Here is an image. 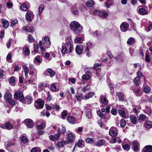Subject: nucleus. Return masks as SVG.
Masks as SVG:
<instances>
[{
  "label": "nucleus",
  "mask_w": 152,
  "mask_h": 152,
  "mask_svg": "<svg viewBox=\"0 0 152 152\" xmlns=\"http://www.w3.org/2000/svg\"><path fill=\"white\" fill-rule=\"evenodd\" d=\"M45 42L43 43L41 41L39 42V47L40 48L41 54L43 55L46 51V49L44 48V46L46 48H48L50 46L51 42L49 38L47 36H46L44 38Z\"/></svg>",
  "instance_id": "nucleus-1"
},
{
  "label": "nucleus",
  "mask_w": 152,
  "mask_h": 152,
  "mask_svg": "<svg viewBox=\"0 0 152 152\" xmlns=\"http://www.w3.org/2000/svg\"><path fill=\"white\" fill-rule=\"evenodd\" d=\"M70 27L71 30L75 34L80 33L82 31V27L77 21L72 22L70 23Z\"/></svg>",
  "instance_id": "nucleus-2"
},
{
  "label": "nucleus",
  "mask_w": 152,
  "mask_h": 152,
  "mask_svg": "<svg viewBox=\"0 0 152 152\" xmlns=\"http://www.w3.org/2000/svg\"><path fill=\"white\" fill-rule=\"evenodd\" d=\"M0 127L3 129L10 130L13 128V126L9 121H7L4 124H0Z\"/></svg>",
  "instance_id": "nucleus-3"
},
{
  "label": "nucleus",
  "mask_w": 152,
  "mask_h": 152,
  "mask_svg": "<svg viewBox=\"0 0 152 152\" xmlns=\"http://www.w3.org/2000/svg\"><path fill=\"white\" fill-rule=\"evenodd\" d=\"M14 98L15 99H19V100L22 102L24 100V96L23 93L20 91H17L15 93Z\"/></svg>",
  "instance_id": "nucleus-4"
},
{
  "label": "nucleus",
  "mask_w": 152,
  "mask_h": 152,
  "mask_svg": "<svg viewBox=\"0 0 152 152\" xmlns=\"http://www.w3.org/2000/svg\"><path fill=\"white\" fill-rule=\"evenodd\" d=\"M24 122L25 125L27 127L31 128L33 127L34 123L31 119H26L25 120Z\"/></svg>",
  "instance_id": "nucleus-5"
},
{
  "label": "nucleus",
  "mask_w": 152,
  "mask_h": 152,
  "mask_svg": "<svg viewBox=\"0 0 152 152\" xmlns=\"http://www.w3.org/2000/svg\"><path fill=\"white\" fill-rule=\"evenodd\" d=\"M117 128L115 127H112L110 129L109 131V134L112 136L115 137L117 135Z\"/></svg>",
  "instance_id": "nucleus-6"
},
{
  "label": "nucleus",
  "mask_w": 152,
  "mask_h": 152,
  "mask_svg": "<svg viewBox=\"0 0 152 152\" xmlns=\"http://www.w3.org/2000/svg\"><path fill=\"white\" fill-rule=\"evenodd\" d=\"M120 27L122 31L126 32L128 30L129 24L127 22H124L121 24Z\"/></svg>",
  "instance_id": "nucleus-7"
},
{
  "label": "nucleus",
  "mask_w": 152,
  "mask_h": 152,
  "mask_svg": "<svg viewBox=\"0 0 152 152\" xmlns=\"http://www.w3.org/2000/svg\"><path fill=\"white\" fill-rule=\"evenodd\" d=\"M34 16V15L32 12L29 11L26 12V17L28 21H31L33 19Z\"/></svg>",
  "instance_id": "nucleus-8"
},
{
  "label": "nucleus",
  "mask_w": 152,
  "mask_h": 152,
  "mask_svg": "<svg viewBox=\"0 0 152 152\" xmlns=\"http://www.w3.org/2000/svg\"><path fill=\"white\" fill-rule=\"evenodd\" d=\"M132 149L134 151H137L140 148V145L139 143L136 141H134L132 143Z\"/></svg>",
  "instance_id": "nucleus-9"
},
{
  "label": "nucleus",
  "mask_w": 152,
  "mask_h": 152,
  "mask_svg": "<svg viewBox=\"0 0 152 152\" xmlns=\"http://www.w3.org/2000/svg\"><path fill=\"white\" fill-rule=\"evenodd\" d=\"M69 46V43L68 42H66L65 43H63L61 52L63 54H65L67 50V47Z\"/></svg>",
  "instance_id": "nucleus-10"
},
{
  "label": "nucleus",
  "mask_w": 152,
  "mask_h": 152,
  "mask_svg": "<svg viewBox=\"0 0 152 152\" xmlns=\"http://www.w3.org/2000/svg\"><path fill=\"white\" fill-rule=\"evenodd\" d=\"M75 50L76 53L80 55L83 51V47L81 45H78L76 46Z\"/></svg>",
  "instance_id": "nucleus-11"
},
{
  "label": "nucleus",
  "mask_w": 152,
  "mask_h": 152,
  "mask_svg": "<svg viewBox=\"0 0 152 152\" xmlns=\"http://www.w3.org/2000/svg\"><path fill=\"white\" fill-rule=\"evenodd\" d=\"M95 12L98 14L100 17L103 18H106L108 15V13L105 12H103L101 13L100 11L97 10L94 12V13Z\"/></svg>",
  "instance_id": "nucleus-12"
},
{
  "label": "nucleus",
  "mask_w": 152,
  "mask_h": 152,
  "mask_svg": "<svg viewBox=\"0 0 152 152\" xmlns=\"http://www.w3.org/2000/svg\"><path fill=\"white\" fill-rule=\"evenodd\" d=\"M32 101V97L29 96H27L26 97L24 100H23L22 102L25 104H29L31 103Z\"/></svg>",
  "instance_id": "nucleus-13"
},
{
  "label": "nucleus",
  "mask_w": 152,
  "mask_h": 152,
  "mask_svg": "<svg viewBox=\"0 0 152 152\" xmlns=\"http://www.w3.org/2000/svg\"><path fill=\"white\" fill-rule=\"evenodd\" d=\"M67 39L69 40V53H72L73 50V45L72 41V40L71 38L70 37H68Z\"/></svg>",
  "instance_id": "nucleus-14"
},
{
  "label": "nucleus",
  "mask_w": 152,
  "mask_h": 152,
  "mask_svg": "<svg viewBox=\"0 0 152 152\" xmlns=\"http://www.w3.org/2000/svg\"><path fill=\"white\" fill-rule=\"evenodd\" d=\"M68 138L69 141H66V144L74 142L75 140L74 137L71 133H69L68 134Z\"/></svg>",
  "instance_id": "nucleus-15"
},
{
  "label": "nucleus",
  "mask_w": 152,
  "mask_h": 152,
  "mask_svg": "<svg viewBox=\"0 0 152 152\" xmlns=\"http://www.w3.org/2000/svg\"><path fill=\"white\" fill-rule=\"evenodd\" d=\"M93 44L92 43L90 42H87L86 44L85 45L84 47V49L86 50L85 51H88L89 49L91 48L92 47Z\"/></svg>",
  "instance_id": "nucleus-16"
},
{
  "label": "nucleus",
  "mask_w": 152,
  "mask_h": 152,
  "mask_svg": "<svg viewBox=\"0 0 152 152\" xmlns=\"http://www.w3.org/2000/svg\"><path fill=\"white\" fill-rule=\"evenodd\" d=\"M69 123L71 124H74L76 121V118L73 116H69L67 118Z\"/></svg>",
  "instance_id": "nucleus-17"
},
{
  "label": "nucleus",
  "mask_w": 152,
  "mask_h": 152,
  "mask_svg": "<svg viewBox=\"0 0 152 152\" xmlns=\"http://www.w3.org/2000/svg\"><path fill=\"white\" fill-rule=\"evenodd\" d=\"M142 152H152V146L147 145L143 148Z\"/></svg>",
  "instance_id": "nucleus-18"
},
{
  "label": "nucleus",
  "mask_w": 152,
  "mask_h": 152,
  "mask_svg": "<svg viewBox=\"0 0 152 152\" xmlns=\"http://www.w3.org/2000/svg\"><path fill=\"white\" fill-rule=\"evenodd\" d=\"M128 140L127 139H125L123 141V143H122V146L123 149L126 150L128 151L130 149V146L129 145L127 144H126L124 145V143L125 142L128 141Z\"/></svg>",
  "instance_id": "nucleus-19"
},
{
  "label": "nucleus",
  "mask_w": 152,
  "mask_h": 152,
  "mask_svg": "<svg viewBox=\"0 0 152 152\" xmlns=\"http://www.w3.org/2000/svg\"><path fill=\"white\" fill-rule=\"evenodd\" d=\"M23 50L25 55L28 56L29 55L30 50L28 46H24L23 48Z\"/></svg>",
  "instance_id": "nucleus-20"
},
{
  "label": "nucleus",
  "mask_w": 152,
  "mask_h": 152,
  "mask_svg": "<svg viewBox=\"0 0 152 152\" xmlns=\"http://www.w3.org/2000/svg\"><path fill=\"white\" fill-rule=\"evenodd\" d=\"M94 95V93L93 92H90L84 95L85 99L86 100L89 99L93 97Z\"/></svg>",
  "instance_id": "nucleus-21"
},
{
  "label": "nucleus",
  "mask_w": 152,
  "mask_h": 152,
  "mask_svg": "<svg viewBox=\"0 0 152 152\" xmlns=\"http://www.w3.org/2000/svg\"><path fill=\"white\" fill-rule=\"evenodd\" d=\"M4 99L8 101H10L12 99V96L9 92L6 93L4 96Z\"/></svg>",
  "instance_id": "nucleus-22"
},
{
  "label": "nucleus",
  "mask_w": 152,
  "mask_h": 152,
  "mask_svg": "<svg viewBox=\"0 0 152 152\" xmlns=\"http://www.w3.org/2000/svg\"><path fill=\"white\" fill-rule=\"evenodd\" d=\"M2 24L3 27L6 28H7L9 26V22L4 19H2Z\"/></svg>",
  "instance_id": "nucleus-23"
},
{
  "label": "nucleus",
  "mask_w": 152,
  "mask_h": 152,
  "mask_svg": "<svg viewBox=\"0 0 152 152\" xmlns=\"http://www.w3.org/2000/svg\"><path fill=\"white\" fill-rule=\"evenodd\" d=\"M145 127L147 129H149L152 127V122L148 121L145 123L144 124Z\"/></svg>",
  "instance_id": "nucleus-24"
},
{
  "label": "nucleus",
  "mask_w": 152,
  "mask_h": 152,
  "mask_svg": "<svg viewBox=\"0 0 152 152\" xmlns=\"http://www.w3.org/2000/svg\"><path fill=\"white\" fill-rule=\"evenodd\" d=\"M66 143V142L64 141H62L61 142H59L56 145V146L58 148H60L64 146V144Z\"/></svg>",
  "instance_id": "nucleus-25"
},
{
  "label": "nucleus",
  "mask_w": 152,
  "mask_h": 152,
  "mask_svg": "<svg viewBox=\"0 0 152 152\" xmlns=\"http://www.w3.org/2000/svg\"><path fill=\"white\" fill-rule=\"evenodd\" d=\"M20 10L23 11H26L28 10V8L26 4L25 3H22L20 7Z\"/></svg>",
  "instance_id": "nucleus-26"
},
{
  "label": "nucleus",
  "mask_w": 152,
  "mask_h": 152,
  "mask_svg": "<svg viewBox=\"0 0 152 152\" xmlns=\"http://www.w3.org/2000/svg\"><path fill=\"white\" fill-rule=\"evenodd\" d=\"M130 118L131 122L133 124H135L137 122V119L136 117L133 115H131Z\"/></svg>",
  "instance_id": "nucleus-27"
},
{
  "label": "nucleus",
  "mask_w": 152,
  "mask_h": 152,
  "mask_svg": "<svg viewBox=\"0 0 152 152\" xmlns=\"http://www.w3.org/2000/svg\"><path fill=\"white\" fill-rule=\"evenodd\" d=\"M45 102L41 99H39V109H42L44 106Z\"/></svg>",
  "instance_id": "nucleus-28"
},
{
  "label": "nucleus",
  "mask_w": 152,
  "mask_h": 152,
  "mask_svg": "<svg viewBox=\"0 0 152 152\" xmlns=\"http://www.w3.org/2000/svg\"><path fill=\"white\" fill-rule=\"evenodd\" d=\"M127 112V110H126V111H121V110H118V113L119 115L124 118H126V114Z\"/></svg>",
  "instance_id": "nucleus-29"
},
{
  "label": "nucleus",
  "mask_w": 152,
  "mask_h": 152,
  "mask_svg": "<svg viewBox=\"0 0 152 152\" xmlns=\"http://www.w3.org/2000/svg\"><path fill=\"white\" fill-rule=\"evenodd\" d=\"M138 12L142 15H145L147 13L145 9L143 7L139 8L138 9Z\"/></svg>",
  "instance_id": "nucleus-30"
},
{
  "label": "nucleus",
  "mask_w": 152,
  "mask_h": 152,
  "mask_svg": "<svg viewBox=\"0 0 152 152\" xmlns=\"http://www.w3.org/2000/svg\"><path fill=\"white\" fill-rule=\"evenodd\" d=\"M40 124H39V129H42L46 126V123L44 121H39Z\"/></svg>",
  "instance_id": "nucleus-31"
},
{
  "label": "nucleus",
  "mask_w": 152,
  "mask_h": 152,
  "mask_svg": "<svg viewBox=\"0 0 152 152\" xmlns=\"http://www.w3.org/2000/svg\"><path fill=\"white\" fill-rule=\"evenodd\" d=\"M100 99L102 102L105 105H107L108 104V100L104 96H101L100 97Z\"/></svg>",
  "instance_id": "nucleus-32"
},
{
  "label": "nucleus",
  "mask_w": 152,
  "mask_h": 152,
  "mask_svg": "<svg viewBox=\"0 0 152 152\" xmlns=\"http://www.w3.org/2000/svg\"><path fill=\"white\" fill-rule=\"evenodd\" d=\"M48 72L51 77H53L55 75V71L51 68H48L47 69Z\"/></svg>",
  "instance_id": "nucleus-33"
},
{
  "label": "nucleus",
  "mask_w": 152,
  "mask_h": 152,
  "mask_svg": "<svg viewBox=\"0 0 152 152\" xmlns=\"http://www.w3.org/2000/svg\"><path fill=\"white\" fill-rule=\"evenodd\" d=\"M23 69L24 71L25 72V76L27 77L28 76V74L29 71V69L28 68L26 65H24L23 66Z\"/></svg>",
  "instance_id": "nucleus-34"
},
{
  "label": "nucleus",
  "mask_w": 152,
  "mask_h": 152,
  "mask_svg": "<svg viewBox=\"0 0 152 152\" xmlns=\"http://www.w3.org/2000/svg\"><path fill=\"white\" fill-rule=\"evenodd\" d=\"M94 4V1L93 0H89L86 3L87 6L88 7H92Z\"/></svg>",
  "instance_id": "nucleus-35"
},
{
  "label": "nucleus",
  "mask_w": 152,
  "mask_h": 152,
  "mask_svg": "<svg viewBox=\"0 0 152 152\" xmlns=\"http://www.w3.org/2000/svg\"><path fill=\"white\" fill-rule=\"evenodd\" d=\"M104 142L105 141L103 140H100L96 142L95 145L96 146H100L103 145Z\"/></svg>",
  "instance_id": "nucleus-36"
},
{
  "label": "nucleus",
  "mask_w": 152,
  "mask_h": 152,
  "mask_svg": "<svg viewBox=\"0 0 152 152\" xmlns=\"http://www.w3.org/2000/svg\"><path fill=\"white\" fill-rule=\"evenodd\" d=\"M50 89L54 92H57L59 91L58 89H57L56 85L55 83H53L50 86Z\"/></svg>",
  "instance_id": "nucleus-37"
},
{
  "label": "nucleus",
  "mask_w": 152,
  "mask_h": 152,
  "mask_svg": "<svg viewBox=\"0 0 152 152\" xmlns=\"http://www.w3.org/2000/svg\"><path fill=\"white\" fill-rule=\"evenodd\" d=\"M134 93L137 96H140L142 95V93L140 91V89L139 88L136 89L134 92Z\"/></svg>",
  "instance_id": "nucleus-38"
},
{
  "label": "nucleus",
  "mask_w": 152,
  "mask_h": 152,
  "mask_svg": "<svg viewBox=\"0 0 152 152\" xmlns=\"http://www.w3.org/2000/svg\"><path fill=\"white\" fill-rule=\"evenodd\" d=\"M83 141V140H82L79 139L78 140L77 143H76L75 145L74 149H75L77 145L79 147H81V146L82 145Z\"/></svg>",
  "instance_id": "nucleus-39"
},
{
  "label": "nucleus",
  "mask_w": 152,
  "mask_h": 152,
  "mask_svg": "<svg viewBox=\"0 0 152 152\" xmlns=\"http://www.w3.org/2000/svg\"><path fill=\"white\" fill-rule=\"evenodd\" d=\"M143 91L145 93L148 94L151 91V89L150 87L148 86H146L143 88Z\"/></svg>",
  "instance_id": "nucleus-40"
},
{
  "label": "nucleus",
  "mask_w": 152,
  "mask_h": 152,
  "mask_svg": "<svg viewBox=\"0 0 152 152\" xmlns=\"http://www.w3.org/2000/svg\"><path fill=\"white\" fill-rule=\"evenodd\" d=\"M47 94V100L49 101H50L52 100V96L50 94V92L49 91H48L46 92Z\"/></svg>",
  "instance_id": "nucleus-41"
},
{
  "label": "nucleus",
  "mask_w": 152,
  "mask_h": 152,
  "mask_svg": "<svg viewBox=\"0 0 152 152\" xmlns=\"http://www.w3.org/2000/svg\"><path fill=\"white\" fill-rule=\"evenodd\" d=\"M86 142L87 143L92 144L94 142V140L92 138H87L86 139Z\"/></svg>",
  "instance_id": "nucleus-42"
},
{
  "label": "nucleus",
  "mask_w": 152,
  "mask_h": 152,
  "mask_svg": "<svg viewBox=\"0 0 152 152\" xmlns=\"http://www.w3.org/2000/svg\"><path fill=\"white\" fill-rule=\"evenodd\" d=\"M90 89V87L89 85H87L83 87L81 89L83 92L85 93V92Z\"/></svg>",
  "instance_id": "nucleus-43"
},
{
  "label": "nucleus",
  "mask_w": 152,
  "mask_h": 152,
  "mask_svg": "<svg viewBox=\"0 0 152 152\" xmlns=\"http://www.w3.org/2000/svg\"><path fill=\"white\" fill-rule=\"evenodd\" d=\"M53 108L56 111H58L60 110L61 107L59 105L55 104L53 106Z\"/></svg>",
  "instance_id": "nucleus-44"
},
{
  "label": "nucleus",
  "mask_w": 152,
  "mask_h": 152,
  "mask_svg": "<svg viewBox=\"0 0 152 152\" xmlns=\"http://www.w3.org/2000/svg\"><path fill=\"white\" fill-rule=\"evenodd\" d=\"M134 39L132 37H131L128 39L127 41V43L129 45L132 44L134 42Z\"/></svg>",
  "instance_id": "nucleus-45"
},
{
  "label": "nucleus",
  "mask_w": 152,
  "mask_h": 152,
  "mask_svg": "<svg viewBox=\"0 0 152 152\" xmlns=\"http://www.w3.org/2000/svg\"><path fill=\"white\" fill-rule=\"evenodd\" d=\"M12 57V55L11 53H8L7 56V57H6L7 60V61H9L10 62H12V61H11V59Z\"/></svg>",
  "instance_id": "nucleus-46"
},
{
  "label": "nucleus",
  "mask_w": 152,
  "mask_h": 152,
  "mask_svg": "<svg viewBox=\"0 0 152 152\" xmlns=\"http://www.w3.org/2000/svg\"><path fill=\"white\" fill-rule=\"evenodd\" d=\"M83 94H77L76 95V98L77 100L80 101L83 99Z\"/></svg>",
  "instance_id": "nucleus-47"
},
{
  "label": "nucleus",
  "mask_w": 152,
  "mask_h": 152,
  "mask_svg": "<svg viewBox=\"0 0 152 152\" xmlns=\"http://www.w3.org/2000/svg\"><path fill=\"white\" fill-rule=\"evenodd\" d=\"M140 78L139 77H135L134 80V82L135 84H139L140 83Z\"/></svg>",
  "instance_id": "nucleus-48"
},
{
  "label": "nucleus",
  "mask_w": 152,
  "mask_h": 152,
  "mask_svg": "<svg viewBox=\"0 0 152 152\" xmlns=\"http://www.w3.org/2000/svg\"><path fill=\"white\" fill-rule=\"evenodd\" d=\"M139 118L140 120L143 121L146 119L147 117L144 115L141 114L139 116Z\"/></svg>",
  "instance_id": "nucleus-49"
},
{
  "label": "nucleus",
  "mask_w": 152,
  "mask_h": 152,
  "mask_svg": "<svg viewBox=\"0 0 152 152\" xmlns=\"http://www.w3.org/2000/svg\"><path fill=\"white\" fill-rule=\"evenodd\" d=\"M9 81L12 85L13 86H14L15 82L14 77H11L9 80Z\"/></svg>",
  "instance_id": "nucleus-50"
},
{
  "label": "nucleus",
  "mask_w": 152,
  "mask_h": 152,
  "mask_svg": "<svg viewBox=\"0 0 152 152\" xmlns=\"http://www.w3.org/2000/svg\"><path fill=\"white\" fill-rule=\"evenodd\" d=\"M68 114V112L66 110H64L61 114L62 118L63 119H64L65 117Z\"/></svg>",
  "instance_id": "nucleus-51"
},
{
  "label": "nucleus",
  "mask_w": 152,
  "mask_h": 152,
  "mask_svg": "<svg viewBox=\"0 0 152 152\" xmlns=\"http://www.w3.org/2000/svg\"><path fill=\"white\" fill-rule=\"evenodd\" d=\"M21 140L23 143H26L27 142L28 139L26 137L23 136L21 138Z\"/></svg>",
  "instance_id": "nucleus-52"
},
{
  "label": "nucleus",
  "mask_w": 152,
  "mask_h": 152,
  "mask_svg": "<svg viewBox=\"0 0 152 152\" xmlns=\"http://www.w3.org/2000/svg\"><path fill=\"white\" fill-rule=\"evenodd\" d=\"M101 66V64H99L96 63L94 65V68L95 70H98L99 67Z\"/></svg>",
  "instance_id": "nucleus-53"
},
{
  "label": "nucleus",
  "mask_w": 152,
  "mask_h": 152,
  "mask_svg": "<svg viewBox=\"0 0 152 152\" xmlns=\"http://www.w3.org/2000/svg\"><path fill=\"white\" fill-rule=\"evenodd\" d=\"M125 120L124 119H122L121 121V126L122 127H124L126 125Z\"/></svg>",
  "instance_id": "nucleus-54"
},
{
  "label": "nucleus",
  "mask_w": 152,
  "mask_h": 152,
  "mask_svg": "<svg viewBox=\"0 0 152 152\" xmlns=\"http://www.w3.org/2000/svg\"><path fill=\"white\" fill-rule=\"evenodd\" d=\"M60 132H58V133L54 135V138L56 140H58L60 136Z\"/></svg>",
  "instance_id": "nucleus-55"
},
{
  "label": "nucleus",
  "mask_w": 152,
  "mask_h": 152,
  "mask_svg": "<svg viewBox=\"0 0 152 152\" xmlns=\"http://www.w3.org/2000/svg\"><path fill=\"white\" fill-rule=\"evenodd\" d=\"M18 20L17 19H15L12 21L11 26H14L18 23Z\"/></svg>",
  "instance_id": "nucleus-56"
},
{
  "label": "nucleus",
  "mask_w": 152,
  "mask_h": 152,
  "mask_svg": "<svg viewBox=\"0 0 152 152\" xmlns=\"http://www.w3.org/2000/svg\"><path fill=\"white\" fill-rule=\"evenodd\" d=\"M28 32H32L34 31V29L33 27L32 26H28Z\"/></svg>",
  "instance_id": "nucleus-57"
},
{
  "label": "nucleus",
  "mask_w": 152,
  "mask_h": 152,
  "mask_svg": "<svg viewBox=\"0 0 152 152\" xmlns=\"http://www.w3.org/2000/svg\"><path fill=\"white\" fill-rule=\"evenodd\" d=\"M90 76L88 75H84L82 76L83 79L85 80H88L89 79Z\"/></svg>",
  "instance_id": "nucleus-58"
},
{
  "label": "nucleus",
  "mask_w": 152,
  "mask_h": 152,
  "mask_svg": "<svg viewBox=\"0 0 152 152\" xmlns=\"http://www.w3.org/2000/svg\"><path fill=\"white\" fill-rule=\"evenodd\" d=\"M81 37H77L75 39V42L77 43H81V42H80V41L81 40Z\"/></svg>",
  "instance_id": "nucleus-59"
},
{
  "label": "nucleus",
  "mask_w": 152,
  "mask_h": 152,
  "mask_svg": "<svg viewBox=\"0 0 152 152\" xmlns=\"http://www.w3.org/2000/svg\"><path fill=\"white\" fill-rule=\"evenodd\" d=\"M119 99L121 101H123L124 100V99L123 94L122 93H120V94Z\"/></svg>",
  "instance_id": "nucleus-60"
},
{
  "label": "nucleus",
  "mask_w": 152,
  "mask_h": 152,
  "mask_svg": "<svg viewBox=\"0 0 152 152\" xmlns=\"http://www.w3.org/2000/svg\"><path fill=\"white\" fill-rule=\"evenodd\" d=\"M152 29V23H150L149 24L148 26L147 27V28L146 29V30L147 31H149L151 30Z\"/></svg>",
  "instance_id": "nucleus-61"
},
{
  "label": "nucleus",
  "mask_w": 152,
  "mask_h": 152,
  "mask_svg": "<svg viewBox=\"0 0 152 152\" xmlns=\"http://www.w3.org/2000/svg\"><path fill=\"white\" fill-rule=\"evenodd\" d=\"M86 115L88 119H91L92 117L91 113L90 111L87 112Z\"/></svg>",
  "instance_id": "nucleus-62"
},
{
  "label": "nucleus",
  "mask_w": 152,
  "mask_h": 152,
  "mask_svg": "<svg viewBox=\"0 0 152 152\" xmlns=\"http://www.w3.org/2000/svg\"><path fill=\"white\" fill-rule=\"evenodd\" d=\"M34 39L32 35L29 34L28 36V41L29 42H32L33 41Z\"/></svg>",
  "instance_id": "nucleus-63"
},
{
  "label": "nucleus",
  "mask_w": 152,
  "mask_h": 152,
  "mask_svg": "<svg viewBox=\"0 0 152 152\" xmlns=\"http://www.w3.org/2000/svg\"><path fill=\"white\" fill-rule=\"evenodd\" d=\"M46 86V85L43 83H40L39 86V88H41L40 91L43 89Z\"/></svg>",
  "instance_id": "nucleus-64"
}]
</instances>
